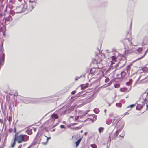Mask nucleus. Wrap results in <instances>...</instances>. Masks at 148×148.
I'll list each match as a JSON object with an SVG mask.
<instances>
[{
	"label": "nucleus",
	"instance_id": "nucleus-16",
	"mask_svg": "<svg viewBox=\"0 0 148 148\" xmlns=\"http://www.w3.org/2000/svg\"><path fill=\"white\" fill-rule=\"evenodd\" d=\"M16 141V140H15V138L14 139V142H13V143H12L11 145V147H14L16 144V142L15 141Z\"/></svg>",
	"mask_w": 148,
	"mask_h": 148
},
{
	"label": "nucleus",
	"instance_id": "nucleus-11",
	"mask_svg": "<svg viewBox=\"0 0 148 148\" xmlns=\"http://www.w3.org/2000/svg\"><path fill=\"white\" fill-rule=\"evenodd\" d=\"M96 69L95 68H92L91 69L90 72L91 73L94 74L96 73L97 71L96 70Z\"/></svg>",
	"mask_w": 148,
	"mask_h": 148
},
{
	"label": "nucleus",
	"instance_id": "nucleus-32",
	"mask_svg": "<svg viewBox=\"0 0 148 148\" xmlns=\"http://www.w3.org/2000/svg\"><path fill=\"white\" fill-rule=\"evenodd\" d=\"M100 65V64H99V65L98 66V68H99V69H102V68H103V66H102V67H100V66H99V65Z\"/></svg>",
	"mask_w": 148,
	"mask_h": 148
},
{
	"label": "nucleus",
	"instance_id": "nucleus-36",
	"mask_svg": "<svg viewBox=\"0 0 148 148\" xmlns=\"http://www.w3.org/2000/svg\"><path fill=\"white\" fill-rule=\"evenodd\" d=\"M7 136L6 137L5 139V140L6 141L7 140Z\"/></svg>",
	"mask_w": 148,
	"mask_h": 148
},
{
	"label": "nucleus",
	"instance_id": "nucleus-14",
	"mask_svg": "<svg viewBox=\"0 0 148 148\" xmlns=\"http://www.w3.org/2000/svg\"><path fill=\"white\" fill-rule=\"evenodd\" d=\"M121 73L122 78L124 77L126 74V73L124 71H122V72H121Z\"/></svg>",
	"mask_w": 148,
	"mask_h": 148
},
{
	"label": "nucleus",
	"instance_id": "nucleus-34",
	"mask_svg": "<svg viewBox=\"0 0 148 148\" xmlns=\"http://www.w3.org/2000/svg\"><path fill=\"white\" fill-rule=\"evenodd\" d=\"M119 136V137H121L122 138H124V136L123 135L122 136H121V135H120Z\"/></svg>",
	"mask_w": 148,
	"mask_h": 148
},
{
	"label": "nucleus",
	"instance_id": "nucleus-2",
	"mask_svg": "<svg viewBox=\"0 0 148 148\" xmlns=\"http://www.w3.org/2000/svg\"><path fill=\"white\" fill-rule=\"evenodd\" d=\"M14 138L15 140H16L18 143H20L23 142L21 134L15 136Z\"/></svg>",
	"mask_w": 148,
	"mask_h": 148
},
{
	"label": "nucleus",
	"instance_id": "nucleus-22",
	"mask_svg": "<svg viewBox=\"0 0 148 148\" xmlns=\"http://www.w3.org/2000/svg\"><path fill=\"white\" fill-rule=\"evenodd\" d=\"M116 105L117 107L120 108L122 106V104L121 103H118L116 104Z\"/></svg>",
	"mask_w": 148,
	"mask_h": 148
},
{
	"label": "nucleus",
	"instance_id": "nucleus-9",
	"mask_svg": "<svg viewBox=\"0 0 148 148\" xmlns=\"http://www.w3.org/2000/svg\"><path fill=\"white\" fill-rule=\"evenodd\" d=\"M116 78L119 79H122L121 72L117 73L116 74Z\"/></svg>",
	"mask_w": 148,
	"mask_h": 148
},
{
	"label": "nucleus",
	"instance_id": "nucleus-23",
	"mask_svg": "<svg viewBox=\"0 0 148 148\" xmlns=\"http://www.w3.org/2000/svg\"><path fill=\"white\" fill-rule=\"evenodd\" d=\"M90 146L92 148H97V145L95 144H91Z\"/></svg>",
	"mask_w": 148,
	"mask_h": 148
},
{
	"label": "nucleus",
	"instance_id": "nucleus-42",
	"mask_svg": "<svg viewBox=\"0 0 148 148\" xmlns=\"http://www.w3.org/2000/svg\"><path fill=\"white\" fill-rule=\"evenodd\" d=\"M79 93H78V94H77V95H78L79 94Z\"/></svg>",
	"mask_w": 148,
	"mask_h": 148
},
{
	"label": "nucleus",
	"instance_id": "nucleus-29",
	"mask_svg": "<svg viewBox=\"0 0 148 148\" xmlns=\"http://www.w3.org/2000/svg\"><path fill=\"white\" fill-rule=\"evenodd\" d=\"M76 93V91H73L71 92V94L72 95H74Z\"/></svg>",
	"mask_w": 148,
	"mask_h": 148
},
{
	"label": "nucleus",
	"instance_id": "nucleus-7",
	"mask_svg": "<svg viewBox=\"0 0 148 148\" xmlns=\"http://www.w3.org/2000/svg\"><path fill=\"white\" fill-rule=\"evenodd\" d=\"M44 137H46L47 138L46 140V141L45 142H42V143L43 144L45 145H46V144H47V143H48V140L50 139L51 138L50 137H47L45 135H44Z\"/></svg>",
	"mask_w": 148,
	"mask_h": 148
},
{
	"label": "nucleus",
	"instance_id": "nucleus-8",
	"mask_svg": "<svg viewBox=\"0 0 148 148\" xmlns=\"http://www.w3.org/2000/svg\"><path fill=\"white\" fill-rule=\"evenodd\" d=\"M143 108L142 105L141 104H138L137 105L136 109L137 110H140L142 109Z\"/></svg>",
	"mask_w": 148,
	"mask_h": 148
},
{
	"label": "nucleus",
	"instance_id": "nucleus-21",
	"mask_svg": "<svg viewBox=\"0 0 148 148\" xmlns=\"http://www.w3.org/2000/svg\"><path fill=\"white\" fill-rule=\"evenodd\" d=\"M111 58L113 61L116 62V58L114 56H112Z\"/></svg>",
	"mask_w": 148,
	"mask_h": 148
},
{
	"label": "nucleus",
	"instance_id": "nucleus-4",
	"mask_svg": "<svg viewBox=\"0 0 148 148\" xmlns=\"http://www.w3.org/2000/svg\"><path fill=\"white\" fill-rule=\"evenodd\" d=\"M89 84L88 83L82 84L81 85V88L84 89L87 88Z\"/></svg>",
	"mask_w": 148,
	"mask_h": 148
},
{
	"label": "nucleus",
	"instance_id": "nucleus-1",
	"mask_svg": "<svg viewBox=\"0 0 148 148\" xmlns=\"http://www.w3.org/2000/svg\"><path fill=\"white\" fill-rule=\"evenodd\" d=\"M120 127L119 126L117 127L118 130L116 131L115 133L114 134L111 132L109 134V138L110 141L111 140H113L118 135L119 132H120L121 131L123 128V125H121Z\"/></svg>",
	"mask_w": 148,
	"mask_h": 148
},
{
	"label": "nucleus",
	"instance_id": "nucleus-30",
	"mask_svg": "<svg viewBox=\"0 0 148 148\" xmlns=\"http://www.w3.org/2000/svg\"><path fill=\"white\" fill-rule=\"evenodd\" d=\"M22 145L21 144L20 145L18 146V148H21L22 147Z\"/></svg>",
	"mask_w": 148,
	"mask_h": 148
},
{
	"label": "nucleus",
	"instance_id": "nucleus-27",
	"mask_svg": "<svg viewBox=\"0 0 148 148\" xmlns=\"http://www.w3.org/2000/svg\"><path fill=\"white\" fill-rule=\"evenodd\" d=\"M97 60L98 61L101 62L102 60V59L101 58H99V57H98V58Z\"/></svg>",
	"mask_w": 148,
	"mask_h": 148
},
{
	"label": "nucleus",
	"instance_id": "nucleus-12",
	"mask_svg": "<svg viewBox=\"0 0 148 148\" xmlns=\"http://www.w3.org/2000/svg\"><path fill=\"white\" fill-rule=\"evenodd\" d=\"M52 117L55 119H57L58 116L56 114L53 113L52 115Z\"/></svg>",
	"mask_w": 148,
	"mask_h": 148
},
{
	"label": "nucleus",
	"instance_id": "nucleus-38",
	"mask_svg": "<svg viewBox=\"0 0 148 148\" xmlns=\"http://www.w3.org/2000/svg\"><path fill=\"white\" fill-rule=\"evenodd\" d=\"M106 109H105L104 110V112H105L106 113Z\"/></svg>",
	"mask_w": 148,
	"mask_h": 148
},
{
	"label": "nucleus",
	"instance_id": "nucleus-15",
	"mask_svg": "<svg viewBox=\"0 0 148 148\" xmlns=\"http://www.w3.org/2000/svg\"><path fill=\"white\" fill-rule=\"evenodd\" d=\"M127 89L126 88H124L121 89L120 90L122 92H126L127 91Z\"/></svg>",
	"mask_w": 148,
	"mask_h": 148
},
{
	"label": "nucleus",
	"instance_id": "nucleus-43",
	"mask_svg": "<svg viewBox=\"0 0 148 148\" xmlns=\"http://www.w3.org/2000/svg\"><path fill=\"white\" fill-rule=\"evenodd\" d=\"M33 129H34V130H35V129L34 128Z\"/></svg>",
	"mask_w": 148,
	"mask_h": 148
},
{
	"label": "nucleus",
	"instance_id": "nucleus-40",
	"mask_svg": "<svg viewBox=\"0 0 148 148\" xmlns=\"http://www.w3.org/2000/svg\"><path fill=\"white\" fill-rule=\"evenodd\" d=\"M132 79H130V82H132Z\"/></svg>",
	"mask_w": 148,
	"mask_h": 148
},
{
	"label": "nucleus",
	"instance_id": "nucleus-37",
	"mask_svg": "<svg viewBox=\"0 0 148 148\" xmlns=\"http://www.w3.org/2000/svg\"><path fill=\"white\" fill-rule=\"evenodd\" d=\"M18 1L20 2H21L22 1V0H18Z\"/></svg>",
	"mask_w": 148,
	"mask_h": 148
},
{
	"label": "nucleus",
	"instance_id": "nucleus-17",
	"mask_svg": "<svg viewBox=\"0 0 148 148\" xmlns=\"http://www.w3.org/2000/svg\"><path fill=\"white\" fill-rule=\"evenodd\" d=\"M104 130V128L103 127H100L98 129L99 133L101 134V132L103 131Z\"/></svg>",
	"mask_w": 148,
	"mask_h": 148
},
{
	"label": "nucleus",
	"instance_id": "nucleus-25",
	"mask_svg": "<svg viewBox=\"0 0 148 148\" xmlns=\"http://www.w3.org/2000/svg\"><path fill=\"white\" fill-rule=\"evenodd\" d=\"M137 51L139 52H141L143 51V49L141 48H139L137 49Z\"/></svg>",
	"mask_w": 148,
	"mask_h": 148
},
{
	"label": "nucleus",
	"instance_id": "nucleus-45",
	"mask_svg": "<svg viewBox=\"0 0 148 148\" xmlns=\"http://www.w3.org/2000/svg\"><path fill=\"white\" fill-rule=\"evenodd\" d=\"M44 138V137H42V139H43V138Z\"/></svg>",
	"mask_w": 148,
	"mask_h": 148
},
{
	"label": "nucleus",
	"instance_id": "nucleus-31",
	"mask_svg": "<svg viewBox=\"0 0 148 148\" xmlns=\"http://www.w3.org/2000/svg\"><path fill=\"white\" fill-rule=\"evenodd\" d=\"M60 127L61 128H64V126L63 125H61Z\"/></svg>",
	"mask_w": 148,
	"mask_h": 148
},
{
	"label": "nucleus",
	"instance_id": "nucleus-6",
	"mask_svg": "<svg viewBox=\"0 0 148 148\" xmlns=\"http://www.w3.org/2000/svg\"><path fill=\"white\" fill-rule=\"evenodd\" d=\"M131 66V65H130L127 66L126 69L127 72L129 73H130V72Z\"/></svg>",
	"mask_w": 148,
	"mask_h": 148
},
{
	"label": "nucleus",
	"instance_id": "nucleus-35",
	"mask_svg": "<svg viewBox=\"0 0 148 148\" xmlns=\"http://www.w3.org/2000/svg\"><path fill=\"white\" fill-rule=\"evenodd\" d=\"M119 65L118 64L116 65V68H117V67Z\"/></svg>",
	"mask_w": 148,
	"mask_h": 148
},
{
	"label": "nucleus",
	"instance_id": "nucleus-39",
	"mask_svg": "<svg viewBox=\"0 0 148 148\" xmlns=\"http://www.w3.org/2000/svg\"><path fill=\"white\" fill-rule=\"evenodd\" d=\"M146 106H147V108H148V105H147V104L146 105Z\"/></svg>",
	"mask_w": 148,
	"mask_h": 148
},
{
	"label": "nucleus",
	"instance_id": "nucleus-20",
	"mask_svg": "<svg viewBox=\"0 0 148 148\" xmlns=\"http://www.w3.org/2000/svg\"><path fill=\"white\" fill-rule=\"evenodd\" d=\"M94 111L96 113H98L99 111L98 108H96L94 110Z\"/></svg>",
	"mask_w": 148,
	"mask_h": 148
},
{
	"label": "nucleus",
	"instance_id": "nucleus-33",
	"mask_svg": "<svg viewBox=\"0 0 148 148\" xmlns=\"http://www.w3.org/2000/svg\"><path fill=\"white\" fill-rule=\"evenodd\" d=\"M18 95V93H16L15 94H14V96H17Z\"/></svg>",
	"mask_w": 148,
	"mask_h": 148
},
{
	"label": "nucleus",
	"instance_id": "nucleus-28",
	"mask_svg": "<svg viewBox=\"0 0 148 148\" xmlns=\"http://www.w3.org/2000/svg\"><path fill=\"white\" fill-rule=\"evenodd\" d=\"M135 106V105L134 104H132V105H130V106H129L127 108H130V107H134V106Z\"/></svg>",
	"mask_w": 148,
	"mask_h": 148
},
{
	"label": "nucleus",
	"instance_id": "nucleus-19",
	"mask_svg": "<svg viewBox=\"0 0 148 148\" xmlns=\"http://www.w3.org/2000/svg\"><path fill=\"white\" fill-rule=\"evenodd\" d=\"M27 134L29 135H30L32 134V130H29L27 131Z\"/></svg>",
	"mask_w": 148,
	"mask_h": 148
},
{
	"label": "nucleus",
	"instance_id": "nucleus-5",
	"mask_svg": "<svg viewBox=\"0 0 148 148\" xmlns=\"http://www.w3.org/2000/svg\"><path fill=\"white\" fill-rule=\"evenodd\" d=\"M148 51V49H147L145 51V52L144 55H143V56H142L140 57L139 58L135 60V61H136L138 60H140L141 59H143L144 58V56H145L147 54V53Z\"/></svg>",
	"mask_w": 148,
	"mask_h": 148
},
{
	"label": "nucleus",
	"instance_id": "nucleus-18",
	"mask_svg": "<svg viewBox=\"0 0 148 148\" xmlns=\"http://www.w3.org/2000/svg\"><path fill=\"white\" fill-rule=\"evenodd\" d=\"M93 117L92 119V121H95L96 120L97 118V116L96 115H93Z\"/></svg>",
	"mask_w": 148,
	"mask_h": 148
},
{
	"label": "nucleus",
	"instance_id": "nucleus-24",
	"mask_svg": "<svg viewBox=\"0 0 148 148\" xmlns=\"http://www.w3.org/2000/svg\"><path fill=\"white\" fill-rule=\"evenodd\" d=\"M114 86L115 88H119L120 86V84H114Z\"/></svg>",
	"mask_w": 148,
	"mask_h": 148
},
{
	"label": "nucleus",
	"instance_id": "nucleus-26",
	"mask_svg": "<svg viewBox=\"0 0 148 148\" xmlns=\"http://www.w3.org/2000/svg\"><path fill=\"white\" fill-rule=\"evenodd\" d=\"M110 81V79L108 78H107L105 80V82H108Z\"/></svg>",
	"mask_w": 148,
	"mask_h": 148
},
{
	"label": "nucleus",
	"instance_id": "nucleus-41",
	"mask_svg": "<svg viewBox=\"0 0 148 148\" xmlns=\"http://www.w3.org/2000/svg\"><path fill=\"white\" fill-rule=\"evenodd\" d=\"M15 131H14V132H16V129H15Z\"/></svg>",
	"mask_w": 148,
	"mask_h": 148
},
{
	"label": "nucleus",
	"instance_id": "nucleus-44",
	"mask_svg": "<svg viewBox=\"0 0 148 148\" xmlns=\"http://www.w3.org/2000/svg\"><path fill=\"white\" fill-rule=\"evenodd\" d=\"M30 148V147H29L27 148Z\"/></svg>",
	"mask_w": 148,
	"mask_h": 148
},
{
	"label": "nucleus",
	"instance_id": "nucleus-13",
	"mask_svg": "<svg viewBox=\"0 0 148 148\" xmlns=\"http://www.w3.org/2000/svg\"><path fill=\"white\" fill-rule=\"evenodd\" d=\"M82 140V138H80L75 143L76 147H77L79 145Z\"/></svg>",
	"mask_w": 148,
	"mask_h": 148
},
{
	"label": "nucleus",
	"instance_id": "nucleus-10",
	"mask_svg": "<svg viewBox=\"0 0 148 148\" xmlns=\"http://www.w3.org/2000/svg\"><path fill=\"white\" fill-rule=\"evenodd\" d=\"M142 70L143 71V72L145 73H148V68L147 67L145 66L143 68Z\"/></svg>",
	"mask_w": 148,
	"mask_h": 148
},
{
	"label": "nucleus",
	"instance_id": "nucleus-3",
	"mask_svg": "<svg viewBox=\"0 0 148 148\" xmlns=\"http://www.w3.org/2000/svg\"><path fill=\"white\" fill-rule=\"evenodd\" d=\"M22 137V140L23 142H26L29 139V136L26 135L21 134Z\"/></svg>",
	"mask_w": 148,
	"mask_h": 148
}]
</instances>
